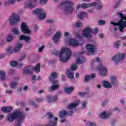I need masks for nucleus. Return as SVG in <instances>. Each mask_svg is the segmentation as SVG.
Returning a JSON list of instances; mask_svg holds the SVG:
<instances>
[{"label": "nucleus", "instance_id": "obj_1", "mask_svg": "<svg viewBox=\"0 0 126 126\" xmlns=\"http://www.w3.org/2000/svg\"><path fill=\"white\" fill-rule=\"evenodd\" d=\"M55 56L59 55V59L62 63H65L70 59L71 57V51L67 48L63 47L61 52L55 51L54 53Z\"/></svg>", "mask_w": 126, "mask_h": 126}, {"label": "nucleus", "instance_id": "obj_2", "mask_svg": "<svg viewBox=\"0 0 126 126\" xmlns=\"http://www.w3.org/2000/svg\"><path fill=\"white\" fill-rule=\"evenodd\" d=\"M73 5V2L65 0L61 3L59 7L63 9L64 14L67 15L70 14L74 10V8L72 7Z\"/></svg>", "mask_w": 126, "mask_h": 126}, {"label": "nucleus", "instance_id": "obj_3", "mask_svg": "<svg viewBox=\"0 0 126 126\" xmlns=\"http://www.w3.org/2000/svg\"><path fill=\"white\" fill-rule=\"evenodd\" d=\"M121 20L118 23L111 22V24L114 26H119L120 32H123L124 28L126 27V15L124 16L122 13H119Z\"/></svg>", "mask_w": 126, "mask_h": 126}, {"label": "nucleus", "instance_id": "obj_4", "mask_svg": "<svg viewBox=\"0 0 126 126\" xmlns=\"http://www.w3.org/2000/svg\"><path fill=\"white\" fill-rule=\"evenodd\" d=\"M23 114L20 112L16 111L14 113H9L7 115V122H9V123H11L13 122L14 120H16V119H23Z\"/></svg>", "mask_w": 126, "mask_h": 126}, {"label": "nucleus", "instance_id": "obj_5", "mask_svg": "<svg viewBox=\"0 0 126 126\" xmlns=\"http://www.w3.org/2000/svg\"><path fill=\"white\" fill-rule=\"evenodd\" d=\"M90 6H94L97 9H101L103 8V4L100 2L97 3L93 2L90 3H82L81 4V7L82 8H88Z\"/></svg>", "mask_w": 126, "mask_h": 126}, {"label": "nucleus", "instance_id": "obj_6", "mask_svg": "<svg viewBox=\"0 0 126 126\" xmlns=\"http://www.w3.org/2000/svg\"><path fill=\"white\" fill-rule=\"evenodd\" d=\"M32 14L37 15L39 20L46 18V13H45V10L40 8H37L36 9L33 10L32 11Z\"/></svg>", "mask_w": 126, "mask_h": 126}, {"label": "nucleus", "instance_id": "obj_7", "mask_svg": "<svg viewBox=\"0 0 126 126\" xmlns=\"http://www.w3.org/2000/svg\"><path fill=\"white\" fill-rule=\"evenodd\" d=\"M90 32L93 34H97L98 33V29H94L92 30L90 28H87L83 32V36L86 38H91L92 35L90 34Z\"/></svg>", "mask_w": 126, "mask_h": 126}, {"label": "nucleus", "instance_id": "obj_8", "mask_svg": "<svg viewBox=\"0 0 126 126\" xmlns=\"http://www.w3.org/2000/svg\"><path fill=\"white\" fill-rule=\"evenodd\" d=\"M20 21V18L18 14L13 13L9 18V22L10 25H14Z\"/></svg>", "mask_w": 126, "mask_h": 126}, {"label": "nucleus", "instance_id": "obj_9", "mask_svg": "<svg viewBox=\"0 0 126 126\" xmlns=\"http://www.w3.org/2000/svg\"><path fill=\"white\" fill-rule=\"evenodd\" d=\"M125 56H126V54L124 53H119L115 55L114 57L112 58V60L115 62L116 64H118L120 63H122V61L125 58Z\"/></svg>", "mask_w": 126, "mask_h": 126}, {"label": "nucleus", "instance_id": "obj_10", "mask_svg": "<svg viewBox=\"0 0 126 126\" xmlns=\"http://www.w3.org/2000/svg\"><path fill=\"white\" fill-rule=\"evenodd\" d=\"M21 30L24 34H30L31 31L29 30V27L26 23L22 22L21 25Z\"/></svg>", "mask_w": 126, "mask_h": 126}, {"label": "nucleus", "instance_id": "obj_11", "mask_svg": "<svg viewBox=\"0 0 126 126\" xmlns=\"http://www.w3.org/2000/svg\"><path fill=\"white\" fill-rule=\"evenodd\" d=\"M97 69H98L100 75L101 76H106L107 75V68L106 67H103L102 63L99 64L98 66L97 67Z\"/></svg>", "mask_w": 126, "mask_h": 126}, {"label": "nucleus", "instance_id": "obj_12", "mask_svg": "<svg viewBox=\"0 0 126 126\" xmlns=\"http://www.w3.org/2000/svg\"><path fill=\"white\" fill-rule=\"evenodd\" d=\"M86 49H87L88 53H91V54H93L94 53H95L96 47L92 44H88L86 45Z\"/></svg>", "mask_w": 126, "mask_h": 126}, {"label": "nucleus", "instance_id": "obj_13", "mask_svg": "<svg viewBox=\"0 0 126 126\" xmlns=\"http://www.w3.org/2000/svg\"><path fill=\"white\" fill-rule=\"evenodd\" d=\"M33 66H28L24 68L23 72L24 74H32L33 73Z\"/></svg>", "mask_w": 126, "mask_h": 126}, {"label": "nucleus", "instance_id": "obj_14", "mask_svg": "<svg viewBox=\"0 0 126 126\" xmlns=\"http://www.w3.org/2000/svg\"><path fill=\"white\" fill-rule=\"evenodd\" d=\"M72 114H73V111L72 110H70L69 111L63 110L60 112V118H63V117H64L66 115H67V116H72Z\"/></svg>", "mask_w": 126, "mask_h": 126}, {"label": "nucleus", "instance_id": "obj_15", "mask_svg": "<svg viewBox=\"0 0 126 126\" xmlns=\"http://www.w3.org/2000/svg\"><path fill=\"white\" fill-rule=\"evenodd\" d=\"M68 44L70 46L72 47H77L79 45V42L76 40V39L70 38Z\"/></svg>", "mask_w": 126, "mask_h": 126}, {"label": "nucleus", "instance_id": "obj_16", "mask_svg": "<svg viewBox=\"0 0 126 126\" xmlns=\"http://www.w3.org/2000/svg\"><path fill=\"white\" fill-rule=\"evenodd\" d=\"M61 32H57L56 34L53 36V40L54 42H55V43H58V42H59V40H60V38H61Z\"/></svg>", "mask_w": 126, "mask_h": 126}, {"label": "nucleus", "instance_id": "obj_17", "mask_svg": "<svg viewBox=\"0 0 126 126\" xmlns=\"http://www.w3.org/2000/svg\"><path fill=\"white\" fill-rule=\"evenodd\" d=\"M67 77L70 79H73L74 78V73L71 72V70L70 69H67L66 71Z\"/></svg>", "mask_w": 126, "mask_h": 126}, {"label": "nucleus", "instance_id": "obj_18", "mask_svg": "<svg viewBox=\"0 0 126 126\" xmlns=\"http://www.w3.org/2000/svg\"><path fill=\"white\" fill-rule=\"evenodd\" d=\"M95 76H96V74H95V73L92 74L91 76L89 75L85 76V79H84V82H88L89 80H91L92 78H95Z\"/></svg>", "mask_w": 126, "mask_h": 126}, {"label": "nucleus", "instance_id": "obj_19", "mask_svg": "<svg viewBox=\"0 0 126 126\" xmlns=\"http://www.w3.org/2000/svg\"><path fill=\"white\" fill-rule=\"evenodd\" d=\"M20 40L21 41H25L27 43H29V41H30L31 37L29 36H25V35H20Z\"/></svg>", "mask_w": 126, "mask_h": 126}, {"label": "nucleus", "instance_id": "obj_20", "mask_svg": "<svg viewBox=\"0 0 126 126\" xmlns=\"http://www.w3.org/2000/svg\"><path fill=\"white\" fill-rule=\"evenodd\" d=\"M13 110L12 107L7 106V107H3L1 108V111L3 113H10V112H12Z\"/></svg>", "mask_w": 126, "mask_h": 126}, {"label": "nucleus", "instance_id": "obj_21", "mask_svg": "<svg viewBox=\"0 0 126 126\" xmlns=\"http://www.w3.org/2000/svg\"><path fill=\"white\" fill-rule=\"evenodd\" d=\"M79 105V102H75L74 103L70 104L67 107V109L68 110H71L72 109H75V108H76L77 106H78Z\"/></svg>", "mask_w": 126, "mask_h": 126}, {"label": "nucleus", "instance_id": "obj_22", "mask_svg": "<svg viewBox=\"0 0 126 126\" xmlns=\"http://www.w3.org/2000/svg\"><path fill=\"white\" fill-rule=\"evenodd\" d=\"M111 115V113H106V112H103L100 114V117L101 119H108L109 117Z\"/></svg>", "mask_w": 126, "mask_h": 126}, {"label": "nucleus", "instance_id": "obj_23", "mask_svg": "<svg viewBox=\"0 0 126 126\" xmlns=\"http://www.w3.org/2000/svg\"><path fill=\"white\" fill-rule=\"evenodd\" d=\"M10 65L13 67H16V66H18V68H21V67H22L23 64L22 63L18 64L16 62L13 61L12 62H11Z\"/></svg>", "mask_w": 126, "mask_h": 126}, {"label": "nucleus", "instance_id": "obj_24", "mask_svg": "<svg viewBox=\"0 0 126 126\" xmlns=\"http://www.w3.org/2000/svg\"><path fill=\"white\" fill-rule=\"evenodd\" d=\"M21 48H22V44L20 43H16L14 52H15L16 53L19 52V51L21 50Z\"/></svg>", "mask_w": 126, "mask_h": 126}, {"label": "nucleus", "instance_id": "obj_25", "mask_svg": "<svg viewBox=\"0 0 126 126\" xmlns=\"http://www.w3.org/2000/svg\"><path fill=\"white\" fill-rule=\"evenodd\" d=\"M58 77V73L57 72H54L53 73H51L50 74V76L49 77V79L50 81H52L53 79H56Z\"/></svg>", "mask_w": 126, "mask_h": 126}, {"label": "nucleus", "instance_id": "obj_26", "mask_svg": "<svg viewBox=\"0 0 126 126\" xmlns=\"http://www.w3.org/2000/svg\"><path fill=\"white\" fill-rule=\"evenodd\" d=\"M74 90V88L72 87H70L69 88L66 87L64 88V91L66 93V94H70L72 91Z\"/></svg>", "mask_w": 126, "mask_h": 126}, {"label": "nucleus", "instance_id": "obj_27", "mask_svg": "<svg viewBox=\"0 0 126 126\" xmlns=\"http://www.w3.org/2000/svg\"><path fill=\"white\" fill-rule=\"evenodd\" d=\"M87 15V13L85 12H80L78 13V15H77V17L79 19H82L83 17H85Z\"/></svg>", "mask_w": 126, "mask_h": 126}, {"label": "nucleus", "instance_id": "obj_28", "mask_svg": "<svg viewBox=\"0 0 126 126\" xmlns=\"http://www.w3.org/2000/svg\"><path fill=\"white\" fill-rule=\"evenodd\" d=\"M102 84L103 87H104L105 88H112V84L107 81H104Z\"/></svg>", "mask_w": 126, "mask_h": 126}, {"label": "nucleus", "instance_id": "obj_29", "mask_svg": "<svg viewBox=\"0 0 126 126\" xmlns=\"http://www.w3.org/2000/svg\"><path fill=\"white\" fill-rule=\"evenodd\" d=\"M111 83L114 86H117L118 85V81H117V77H111Z\"/></svg>", "mask_w": 126, "mask_h": 126}, {"label": "nucleus", "instance_id": "obj_30", "mask_svg": "<svg viewBox=\"0 0 126 126\" xmlns=\"http://www.w3.org/2000/svg\"><path fill=\"white\" fill-rule=\"evenodd\" d=\"M40 63H37L35 65V67L34 68L33 67L32 70H34V71H35L36 73H39V72H40Z\"/></svg>", "mask_w": 126, "mask_h": 126}, {"label": "nucleus", "instance_id": "obj_31", "mask_svg": "<svg viewBox=\"0 0 126 126\" xmlns=\"http://www.w3.org/2000/svg\"><path fill=\"white\" fill-rule=\"evenodd\" d=\"M85 62V58H83L81 59L80 58H78L76 60V63L77 64H81L82 63H83Z\"/></svg>", "mask_w": 126, "mask_h": 126}, {"label": "nucleus", "instance_id": "obj_32", "mask_svg": "<svg viewBox=\"0 0 126 126\" xmlns=\"http://www.w3.org/2000/svg\"><path fill=\"white\" fill-rule=\"evenodd\" d=\"M59 88H60V85L59 84L52 85L50 87V89L52 91H55V90H57V89H59Z\"/></svg>", "mask_w": 126, "mask_h": 126}, {"label": "nucleus", "instance_id": "obj_33", "mask_svg": "<svg viewBox=\"0 0 126 126\" xmlns=\"http://www.w3.org/2000/svg\"><path fill=\"white\" fill-rule=\"evenodd\" d=\"M9 85L10 86V88L12 89H14V88H16V86H17V82L13 81Z\"/></svg>", "mask_w": 126, "mask_h": 126}, {"label": "nucleus", "instance_id": "obj_34", "mask_svg": "<svg viewBox=\"0 0 126 126\" xmlns=\"http://www.w3.org/2000/svg\"><path fill=\"white\" fill-rule=\"evenodd\" d=\"M0 78L1 80H5V73L3 71H0Z\"/></svg>", "mask_w": 126, "mask_h": 126}, {"label": "nucleus", "instance_id": "obj_35", "mask_svg": "<svg viewBox=\"0 0 126 126\" xmlns=\"http://www.w3.org/2000/svg\"><path fill=\"white\" fill-rule=\"evenodd\" d=\"M6 41L7 42H11V41H12V40H13V36L12 34H8L6 38Z\"/></svg>", "mask_w": 126, "mask_h": 126}, {"label": "nucleus", "instance_id": "obj_36", "mask_svg": "<svg viewBox=\"0 0 126 126\" xmlns=\"http://www.w3.org/2000/svg\"><path fill=\"white\" fill-rule=\"evenodd\" d=\"M120 40L115 41L113 44V47L116 48V49H119L120 48Z\"/></svg>", "mask_w": 126, "mask_h": 126}, {"label": "nucleus", "instance_id": "obj_37", "mask_svg": "<svg viewBox=\"0 0 126 126\" xmlns=\"http://www.w3.org/2000/svg\"><path fill=\"white\" fill-rule=\"evenodd\" d=\"M82 25H83V24H82V23L78 21L74 24V27H81V26H82Z\"/></svg>", "mask_w": 126, "mask_h": 126}, {"label": "nucleus", "instance_id": "obj_38", "mask_svg": "<svg viewBox=\"0 0 126 126\" xmlns=\"http://www.w3.org/2000/svg\"><path fill=\"white\" fill-rule=\"evenodd\" d=\"M12 32L15 35H18V34H19V32H18V30H17V29L16 28H14V29L12 30Z\"/></svg>", "mask_w": 126, "mask_h": 126}, {"label": "nucleus", "instance_id": "obj_39", "mask_svg": "<svg viewBox=\"0 0 126 126\" xmlns=\"http://www.w3.org/2000/svg\"><path fill=\"white\" fill-rule=\"evenodd\" d=\"M78 67V66L76 64L72 65L71 70H72V71H74V70H76V69H77Z\"/></svg>", "mask_w": 126, "mask_h": 126}, {"label": "nucleus", "instance_id": "obj_40", "mask_svg": "<svg viewBox=\"0 0 126 126\" xmlns=\"http://www.w3.org/2000/svg\"><path fill=\"white\" fill-rule=\"evenodd\" d=\"M27 6L28 7H30V8H33V7H35V4L30 3L27 4Z\"/></svg>", "mask_w": 126, "mask_h": 126}, {"label": "nucleus", "instance_id": "obj_41", "mask_svg": "<svg viewBox=\"0 0 126 126\" xmlns=\"http://www.w3.org/2000/svg\"><path fill=\"white\" fill-rule=\"evenodd\" d=\"M58 100V95H56L53 97L51 100V102H56Z\"/></svg>", "mask_w": 126, "mask_h": 126}, {"label": "nucleus", "instance_id": "obj_42", "mask_svg": "<svg viewBox=\"0 0 126 126\" xmlns=\"http://www.w3.org/2000/svg\"><path fill=\"white\" fill-rule=\"evenodd\" d=\"M98 23L99 25H105V23H106V22H105V21L100 20L98 21Z\"/></svg>", "mask_w": 126, "mask_h": 126}, {"label": "nucleus", "instance_id": "obj_43", "mask_svg": "<svg viewBox=\"0 0 126 126\" xmlns=\"http://www.w3.org/2000/svg\"><path fill=\"white\" fill-rule=\"evenodd\" d=\"M30 105L33 106V107H34V108H37L38 107V105L36 104V103H35V102H34V101H30Z\"/></svg>", "mask_w": 126, "mask_h": 126}, {"label": "nucleus", "instance_id": "obj_44", "mask_svg": "<svg viewBox=\"0 0 126 126\" xmlns=\"http://www.w3.org/2000/svg\"><path fill=\"white\" fill-rule=\"evenodd\" d=\"M50 81H51V84H54V85H55V84L57 85L58 83H59V80H54Z\"/></svg>", "mask_w": 126, "mask_h": 126}, {"label": "nucleus", "instance_id": "obj_45", "mask_svg": "<svg viewBox=\"0 0 126 126\" xmlns=\"http://www.w3.org/2000/svg\"><path fill=\"white\" fill-rule=\"evenodd\" d=\"M73 34H74L75 37H77V38H79V37H80V34L79 32H74Z\"/></svg>", "mask_w": 126, "mask_h": 126}, {"label": "nucleus", "instance_id": "obj_46", "mask_svg": "<svg viewBox=\"0 0 126 126\" xmlns=\"http://www.w3.org/2000/svg\"><path fill=\"white\" fill-rule=\"evenodd\" d=\"M46 116H48L49 118V119H52L54 116L53 115V114L51 113L50 112H48L46 114Z\"/></svg>", "mask_w": 126, "mask_h": 126}, {"label": "nucleus", "instance_id": "obj_47", "mask_svg": "<svg viewBox=\"0 0 126 126\" xmlns=\"http://www.w3.org/2000/svg\"><path fill=\"white\" fill-rule=\"evenodd\" d=\"M25 58H26V54H24L19 59V62H22V61L24 59H25Z\"/></svg>", "mask_w": 126, "mask_h": 126}, {"label": "nucleus", "instance_id": "obj_48", "mask_svg": "<svg viewBox=\"0 0 126 126\" xmlns=\"http://www.w3.org/2000/svg\"><path fill=\"white\" fill-rule=\"evenodd\" d=\"M122 0H119L118 2H117L115 5V8H118V6L120 5V3H121V1Z\"/></svg>", "mask_w": 126, "mask_h": 126}, {"label": "nucleus", "instance_id": "obj_49", "mask_svg": "<svg viewBox=\"0 0 126 126\" xmlns=\"http://www.w3.org/2000/svg\"><path fill=\"white\" fill-rule=\"evenodd\" d=\"M87 105V103H86V101H83V102L82 103V109H85Z\"/></svg>", "mask_w": 126, "mask_h": 126}, {"label": "nucleus", "instance_id": "obj_50", "mask_svg": "<svg viewBox=\"0 0 126 126\" xmlns=\"http://www.w3.org/2000/svg\"><path fill=\"white\" fill-rule=\"evenodd\" d=\"M88 124L90 126H96V123L94 122H88Z\"/></svg>", "mask_w": 126, "mask_h": 126}, {"label": "nucleus", "instance_id": "obj_51", "mask_svg": "<svg viewBox=\"0 0 126 126\" xmlns=\"http://www.w3.org/2000/svg\"><path fill=\"white\" fill-rule=\"evenodd\" d=\"M44 48H45V46H44V45L39 47L38 48V53H41V52H42V51H43V50H44Z\"/></svg>", "mask_w": 126, "mask_h": 126}, {"label": "nucleus", "instance_id": "obj_52", "mask_svg": "<svg viewBox=\"0 0 126 126\" xmlns=\"http://www.w3.org/2000/svg\"><path fill=\"white\" fill-rule=\"evenodd\" d=\"M48 1V0H40L39 3L40 4H44V3H46Z\"/></svg>", "mask_w": 126, "mask_h": 126}, {"label": "nucleus", "instance_id": "obj_53", "mask_svg": "<svg viewBox=\"0 0 126 126\" xmlns=\"http://www.w3.org/2000/svg\"><path fill=\"white\" fill-rule=\"evenodd\" d=\"M86 93H87L86 92H84V93L80 92L78 93V94L79 95H80V97H84Z\"/></svg>", "mask_w": 126, "mask_h": 126}, {"label": "nucleus", "instance_id": "obj_54", "mask_svg": "<svg viewBox=\"0 0 126 126\" xmlns=\"http://www.w3.org/2000/svg\"><path fill=\"white\" fill-rule=\"evenodd\" d=\"M47 23H54L55 21L53 19H48L46 21Z\"/></svg>", "mask_w": 126, "mask_h": 126}, {"label": "nucleus", "instance_id": "obj_55", "mask_svg": "<svg viewBox=\"0 0 126 126\" xmlns=\"http://www.w3.org/2000/svg\"><path fill=\"white\" fill-rule=\"evenodd\" d=\"M47 98L48 99V100H49V102H52V96L50 95H47Z\"/></svg>", "mask_w": 126, "mask_h": 126}, {"label": "nucleus", "instance_id": "obj_56", "mask_svg": "<svg viewBox=\"0 0 126 126\" xmlns=\"http://www.w3.org/2000/svg\"><path fill=\"white\" fill-rule=\"evenodd\" d=\"M21 124H22V120H19L17 123V126H21Z\"/></svg>", "mask_w": 126, "mask_h": 126}, {"label": "nucleus", "instance_id": "obj_57", "mask_svg": "<svg viewBox=\"0 0 126 126\" xmlns=\"http://www.w3.org/2000/svg\"><path fill=\"white\" fill-rule=\"evenodd\" d=\"M107 103H108V100H105L103 101L102 103V106H106Z\"/></svg>", "mask_w": 126, "mask_h": 126}, {"label": "nucleus", "instance_id": "obj_58", "mask_svg": "<svg viewBox=\"0 0 126 126\" xmlns=\"http://www.w3.org/2000/svg\"><path fill=\"white\" fill-rule=\"evenodd\" d=\"M16 0H8L9 3H11V4H13L15 2Z\"/></svg>", "mask_w": 126, "mask_h": 126}, {"label": "nucleus", "instance_id": "obj_59", "mask_svg": "<svg viewBox=\"0 0 126 126\" xmlns=\"http://www.w3.org/2000/svg\"><path fill=\"white\" fill-rule=\"evenodd\" d=\"M62 81H64L65 80V76L64 75H62Z\"/></svg>", "mask_w": 126, "mask_h": 126}, {"label": "nucleus", "instance_id": "obj_60", "mask_svg": "<svg viewBox=\"0 0 126 126\" xmlns=\"http://www.w3.org/2000/svg\"><path fill=\"white\" fill-rule=\"evenodd\" d=\"M6 52L7 54H11L10 52V47L6 50Z\"/></svg>", "mask_w": 126, "mask_h": 126}, {"label": "nucleus", "instance_id": "obj_61", "mask_svg": "<svg viewBox=\"0 0 126 126\" xmlns=\"http://www.w3.org/2000/svg\"><path fill=\"white\" fill-rule=\"evenodd\" d=\"M37 102H42L43 101V98H39L36 99Z\"/></svg>", "mask_w": 126, "mask_h": 126}, {"label": "nucleus", "instance_id": "obj_62", "mask_svg": "<svg viewBox=\"0 0 126 126\" xmlns=\"http://www.w3.org/2000/svg\"><path fill=\"white\" fill-rule=\"evenodd\" d=\"M6 93L7 94H12V91H9V90L6 91Z\"/></svg>", "mask_w": 126, "mask_h": 126}, {"label": "nucleus", "instance_id": "obj_63", "mask_svg": "<svg viewBox=\"0 0 126 126\" xmlns=\"http://www.w3.org/2000/svg\"><path fill=\"white\" fill-rule=\"evenodd\" d=\"M96 62H97V63H100V58L96 57Z\"/></svg>", "mask_w": 126, "mask_h": 126}, {"label": "nucleus", "instance_id": "obj_64", "mask_svg": "<svg viewBox=\"0 0 126 126\" xmlns=\"http://www.w3.org/2000/svg\"><path fill=\"white\" fill-rule=\"evenodd\" d=\"M75 76L76 78H78V77H79V74L78 73H76Z\"/></svg>", "mask_w": 126, "mask_h": 126}]
</instances>
